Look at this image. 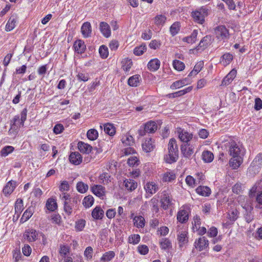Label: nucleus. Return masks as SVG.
<instances>
[{"label":"nucleus","instance_id":"f257e3e1","mask_svg":"<svg viewBox=\"0 0 262 262\" xmlns=\"http://www.w3.org/2000/svg\"><path fill=\"white\" fill-rule=\"evenodd\" d=\"M229 153L231 158L229 164H242L245 153L244 147L234 141L229 142Z\"/></svg>","mask_w":262,"mask_h":262},{"label":"nucleus","instance_id":"f03ea898","mask_svg":"<svg viewBox=\"0 0 262 262\" xmlns=\"http://www.w3.org/2000/svg\"><path fill=\"white\" fill-rule=\"evenodd\" d=\"M168 154L164 157V160L167 164L176 162L178 159V148L176 140L171 138L168 144Z\"/></svg>","mask_w":262,"mask_h":262},{"label":"nucleus","instance_id":"7ed1b4c3","mask_svg":"<svg viewBox=\"0 0 262 262\" xmlns=\"http://www.w3.org/2000/svg\"><path fill=\"white\" fill-rule=\"evenodd\" d=\"M214 33L216 38L220 40L226 41L230 38L229 29L224 25H220L214 29Z\"/></svg>","mask_w":262,"mask_h":262},{"label":"nucleus","instance_id":"20e7f679","mask_svg":"<svg viewBox=\"0 0 262 262\" xmlns=\"http://www.w3.org/2000/svg\"><path fill=\"white\" fill-rule=\"evenodd\" d=\"M208 15V9L205 7H201L198 10L193 11L191 14L194 21L197 23L203 24L205 21V18Z\"/></svg>","mask_w":262,"mask_h":262},{"label":"nucleus","instance_id":"39448f33","mask_svg":"<svg viewBox=\"0 0 262 262\" xmlns=\"http://www.w3.org/2000/svg\"><path fill=\"white\" fill-rule=\"evenodd\" d=\"M124 154L125 156L132 155L127 159V164H138L140 162L139 156L133 148L129 147L125 148Z\"/></svg>","mask_w":262,"mask_h":262},{"label":"nucleus","instance_id":"423d86ee","mask_svg":"<svg viewBox=\"0 0 262 262\" xmlns=\"http://www.w3.org/2000/svg\"><path fill=\"white\" fill-rule=\"evenodd\" d=\"M11 127L9 130L10 135L16 136L18 133V130L21 125L20 124V116L18 115L15 116L11 121Z\"/></svg>","mask_w":262,"mask_h":262},{"label":"nucleus","instance_id":"0eeeda50","mask_svg":"<svg viewBox=\"0 0 262 262\" xmlns=\"http://www.w3.org/2000/svg\"><path fill=\"white\" fill-rule=\"evenodd\" d=\"M189 208L182 206L177 213V220L181 223H186L189 219Z\"/></svg>","mask_w":262,"mask_h":262},{"label":"nucleus","instance_id":"6e6552de","mask_svg":"<svg viewBox=\"0 0 262 262\" xmlns=\"http://www.w3.org/2000/svg\"><path fill=\"white\" fill-rule=\"evenodd\" d=\"M172 201L173 200L171 194L164 191L161 199V207L164 210L167 209L173 204Z\"/></svg>","mask_w":262,"mask_h":262},{"label":"nucleus","instance_id":"1a4fd4ad","mask_svg":"<svg viewBox=\"0 0 262 262\" xmlns=\"http://www.w3.org/2000/svg\"><path fill=\"white\" fill-rule=\"evenodd\" d=\"M208 241L205 236L200 237L196 239L194 242V246L195 248L198 249L200 251L205 250L208 247Z\"/></svg>","mask_w":262,"mask_h":262},{"label":"nucleus","instance_id":"9d476101","mask_svg":"<svg viewBox=\"0 0 262 262\" xmlns=\"http://www.w3.org/2000/svg\"><path fill=\"white\" fill-rule=\"evenodd\" d=\"M177 133L180 140L182 142L186 143V144H188V142L190 141L192 138V134L189 133L186 130L180 128L178 129Z\"/></svg>","mask_w":262,"mask_h":262},{"label":"nucleus","instance_id":"9b49d317","mask_svg":"<svg viewBox=\"0 0 262 262\" xmlns=\"http://www.w3.org/2000/svg\"><path fill=\"white\" fill-rule=\"evenodd\" d=\"M18 20V17L16 14L12 15L9 18L5 30L7 32L12 31L16 27Z\"/></svg>","mask_w":262,"mask_h":262},{"label":"nucleus","instance_id":"f8f14e48","mask_svg":"<svg viewBox=\"0 0 262 262\" xmlns=\"http://www.w3.org/2000/svg\"><path fill=\"white\" fill-rule=\"evenodd\" d=\"M144 189L148 196H151L158 190L159 188L158 185L154 182H149L144 185Z\"/></svg>","mask_w":262,"mask_h":262},{"label":"nucleus","instance_id":"ddd939ff","mask_svg":"<svg viewBox=\"0 0 262 262\" xmlns=\"http://www.w3.org/2000/svg\"><path fill=\"white\" fill-rule=\"evenodd\" d=\"M154 147V140L151 138L146 139L142 144V150L147 153L152 151Z\"/></svg>","mask_w":262,"mask_h":262},{"label":"nucleus","instance_id":"4468645a","mask_svg":"<svg viewBox=\"0 0 262 262\" xmlns=\"http://www.w3.org/2000/svg\"><path fill=\"white\" fill-rule=\"evenodd\" d=\"M236 70L234 69H232L223 79L221 85L224 86L228 85L236 77Z\"/></svg>","mask_w":262,"mask_h":262},{"label":"nucleus","instance_id":"2eb2a0df","mask_svg":"<svg viewBox=\"0 0 262 262\" xmlns=\"http://www.w3.org/2000/svg\"><path fill=\"white\" fill-rule=\"evenodd\" d=\"M37 235L38 233L33 229H30L26 230L24 234V238L29 242L35 241L37 239Z\"/></svg>","mask_w":262,"mask_h":262},{"label":"nucleus","instance_id":"dca6fc26","mask_svg":"<svg viewBox=\"0 0 262 262\" xmlns=\"http://www.w3.org/2000/svg\"><path fill=\"white\" fill-rule=\"evenodd\" d=\"M181 151L184 157L186 159H190L193 153V149L190 146L189 144L182 145Z\"/></svg>","mask_w":262,"mask_h":262},{"label":"nucleus","instance_id":"f3484780","mask_svg":"<svg viewBox=\"0 0 262 262\" xmlns=\"http://www.w3.org/2000/svg\"><path fill=\"white\" fill-rule=\"evenodd\" d=\"M16 187V182L14 181H9L3 189V192L5 196L10 194Z\"/></svg>","mask_w":262,"mask_h":262},{"label":"nucleus","instance_id":"a211bd4d","mask_svg":"<svg viewBox=\"0 0 262 262\" xmlns=\"http://www.w3.org/2000/svg\"><path fill=\"white\" fill-rule=\"evenodd\" d=\"M73 47L74 48L75 51L78 54L83 53L86 49L84 42L81 39H78L75 41L74 43Z\"/></svg>","mask_w":262,"mask_h":262},{"label":"nucleus","instance_id":"6ab92c4d","mask_svg":"<svg viewBox=\"0 0 262 262\" xmlns=\"http://www.w3.org/2000/svg\"><path fill=\"white\" fill-rule=\"evenodd\" d=\"M100 30L103 35L108 38L111 35V29L109 25L105 22H101L100 23Z\"/></svg>","mask_w":262,"mask_h":262},{"label":"nucleus","instance_id":"aec40b11","mask_svg":"<svg viewBox=\"0 0 262 262\" xmlns=\"http://www.w3.org/2000/svg\"><path fill=\"white\" fill-rule=\"evenodd\" d=\"M81 32L84 37L87 38L90 37L92 33L91 24L88 21L84 23L81 26Z\"/></svg>","mask_w":262,"mask_h":262},{"label":"nucleus","instance_id":"412c9836","mask_svg":"<svg viewBox=\"0 0 262 262\" xmlns=\"http://www.w3.org/2000/svg\"><path fill=\"white\" fill-rule=\"evenodd\" d=\"M93 193L96 196L101 197L104 195L105 192V188L100 185H94L91 187Z\"/></svg>","mask_w":262,"mask_h":262},{"label":"nucleus","instance_id":"4be33fe9","mask_svg":"<svg viewBox=\"0 0 262 262\" xmlns=\"http://www.w3.org/2000/svg\"><path fill=\"white\" fill-rule=\"evenodd\" d=\"M160 64V61L158 58H154L148 62L147 68L150 71L155 72L159 69Z\"/></svg>","mask_w":262,"mask_h":262},{"label":"nucleus","instance_id":"5701e85b","mask_svg":"<svg viewBox=\"0 0 262 262\" xmlns=\"http://www.w3.org/2000/svg\"><path fill=\"white\" fill-rule=\"evenodd\" d=\"M187 232L186 231H180L177 235V239L180 247L183 246L188 242Z\"/></svg>","mask_w":262,"mask_h":262},{"label":"nucleus","instance_id":"b1692460","mask_svg":"<svg viewBox=\"0 0 262 262\" xmlns=\"http://www.w3.org/2000/svg\"><path fill=\"white\" fill-rule=\"evenodd\" d=\"M82 158L77 151L72 152L69 156V160L72 164H81Z\"/></svg>","mask_w":262,"mask_h":262},{"label":"nucleus","instance_id":"393cba45","mask_svg":"<svg viewBox=\"0 0 262 262\" xmlns=\"http://www.w3.org/2000/svg\"><path fill=\"white\" fill-rule=\"evenodd\" d=\"M211 41V37L210 36H206L203 37L200 42L199 46L196 47L197 50H203L206 48Z\"/></svg>","mask_w":262,"mask_h":262},{"label":"nucleus","instance_id":"a878e982","mask_svg":"<svg viewBox=\"0 0 262 262\" xmlns=\"http://www.w3.org/2000/svg\"><path fill=\"white\" fill-rule=\"evenodd\" d=\"M144 126L147 133L152 134L155 133L158 129V125L156 122L149 121L144 124Z\"/></svg>","mask_w":262,"mask_h":262},{"label":"nucleus","instance_id":"bb28decb","mask_svg":"<svg viewBox=\"0 0 262 262\" xmlns=\"http://www.w3.org/2000/svg\"><path fill=\"white\" fill-rule=\"evenodd\" d=\"M137 183L132 179H125L124 181V186L125 189L128 191H132L137 187Z\"/></svg>","mask_w":262,"mask_h":262},{"label":"nucleus","instance_id":"cd10ccee","mask_svg":"<svg viewBox=\"0 0 262 262\" xmlns=\"http://www.w3.org/2000/svg\"><path fill=\"white\" fill-rule=\"evenodd\" d=\"M192 90V86H188L184 90H180L173 93L169 94L167 96L170 98L179 97L190 92Z\"/></svg>","mask_w":262,"mask_h":262},{"label":"nucleus","instance_id":"c85d7f7f","mask_svg":"<svg viewBox=\"0 0 262 262\" xmlns=\"http://www.w3.org/2000/svg\"><path fill=\"white\" fill-rule=\"evenodd\" d=\"M78 148L81 152L85 154H89L92 149V147L90 145L82 141L78 142Z\"/></svg>","mask_w":262,"mask_h":262},{"label":"nucleus","instance_id":"c756f323","mask_svg":"<svg viewBox=\"0 0 262 262\" xmlns=\"http://www.w3.org/2000/svg\"><path fill=\"white\" fill-rule=\"evenodd\" d=\"M134 225L138 228H142L145 226V221L144 218L141 216H135L133 219Z\"/></svg>","mask_w":262,"mask_h":262},{"label":"nucleus","instance_id":"7c9ffc66","mask_svg":"<svg viewBox=\"0 0 262 262\" xmlns=\"http://www.w3.org/2000/svg\"><path fill=\"white\" fill-rule=\"evenodd\" d=\"M104 215V211L99 206H96L92 212V216L95 220H101Z\"/></svg>","mask_w":262,"mask_h":262},{"label":"nucleus","instance_id":"2f4dec72","mask_svg":"<svg viewBox=\"0 0 262 262\" xmlns=\"http://www.w3.org/2000/svg\"><path fill=\"white\" fill-rule=\"evenodd\" d=\"M140 80V76L138 74L135 75L129 78L128 79V84L130 86L136 87L139 84Z\"/></svg>","mask_w":262,"mask_h":262},{"label":"nucleus","instance_id":"473e14b6","mask_svg":"<svg viewBox=\"0 0 262 262\" xmlns=\"http://www.w3.org/2000/svg\"><path fill=\"white\" fill-rule=\"evenodd\" d=\"M233 60V56L229 53L224 54L220 59V62L224 66H227L229 64L231 61Z\"/></svg>","mask_w":262,"mask_h":262},{"label":"nucleus","instance_id":"72a5a7b5","mask_svg":"<svg viewBox=\"0 0 262 262\" xmlns=\"http://www.w3.org/2000/svg\"><path fill=\"white\" fill-rule=\"evenodd\" d=\"M204 67V61H200L198 62L194 67L193 69L189 74L188 76H195L198 74Z\"/></svg>","mask_w":262,"mask_h":262},{"label":"nucleus","instance_id":"f704fd0d","mask_svg":"<svg viewBox=\"0 0 262 262\" xmlns=\"http://www.w3.org/2000/svg\"><path fill=\"white\" fill-rule=\"evenodd\" d=\"M202 158L204 162L210 163L214 159V155L212 152L205 150L202 154Z\"/></svg>","mask_w":262,"mask_h":262},{"label":"nucleus","instance_id":"c9c22d12","mask_svg":"<svg viewBox=\"0 0 262 262\" xmlns=\"http://www.w3.org/2000/svg\"><path fill=\"white\" fill-rule=\"evenodd\" d=\"M160 247L164 250H169L172 248L171 242L166 238H162L160 241Z\"/></svg>","mask_w":262,"mask_h":262},{"label":"nucleus","instance_id":"e433bc0d","mask_svg":"<svg viewBox=\"0 0 262 262\" xmlns=\"http://www.w3.org/2000/svg\"><path fill=\"white\" fill-rule=\"evenodd\" d=\"M34 211V208L33 206L29 207L24 212L23 215L20 219L21 221L24 222L28 220L33 215Z\"/></svg>","mask_w":262,"mask_h":262},{"label":"nucleus","instance_id":"4c0bfd02","mask_svg":"<svg viewBox=\"0 0 262 262\" xmlns=\"http://www.w3.org/2000/svg\"><path fill=\"white\" fill-rule=\"evenodd\" d=\"M121 141L125 146H131L134 143L133 137L128 134L122 136Z\"/></svg>","mask_w":262,"mask_h":262},{"label":"nucleus","instance_id":"58836bf2","mask_svg":"<svg viewBox=\"0 0 262 262\" xmlns=\"http://www.w3.org/2000/svg\"><path fill=\"white\" fill-rule=\"evenodd\" d=\"M104 132L105 134L113 136L116 133V129L114 125L111 123H106L104 125Z\"/></svg>","mask_w":262,"mask_h":262},{"label":"nucleus","instance_id":"ea45409f","mask_svg":"<svg viewBox=\"0 0 262 262\" xmlns=\"http://www.w3.org/2000/svg\"><path fill=\"white\" fill-rule=\"evenodd\" d=\"M196 192L203 196H208L211 193L210 189L207 186H199L196 189Z\"/></svg>","mask_w":262,"mask_h":262},{"label":"nucleus","instance_id":"a19ab883","mask_svg":"<svg viewBox=\"0 0 262 262\" xmlns=\"http://www.w3.org/2000/svg\"><path fill=\"white\" fill-rule=\"evenodd\" d=\"M133 64L132 61L129 58H124L122 61V68L125 72H128Z\"/></svg>","mask_w":262,"mask_h":262},{"label":"nucleus","instance_id":"79ce46f5","mask_svg":"<svg viewBox=\"0 0 262 262\" xmlns=\"http://www.w3.org/2000/svg\"><path fill=\"white\" fill-rule=\"evenodd\" d=\"M197 35H198L197 31L193 30V31L191 33V35L183 38V41L186 42L188 43L192 44L196 41Z\"/></svg>","mask_w":262,"mask_h":262},{"label":"nucleus","instance_id":"37998d69","mask_svg":"<svg viewBox=\"0 0 262 262\" xmlns=\"http://www.w3.org/2000/svg\"><path fill=\"white\" fill-rule=\"evenodd\" d=\"M115 256L114 251H110L104 253L101 258V261L103 262H107L111 260Z\"/></svg>","mask_w":262,"mask_h":262},{"label":"nucleus","instance_id":"c03bdc74","mask_svg":"<svg viewBox=\"0 0 262 262\" xmlns=\"http://www.w3.org/2000/svg\"><path fill=\"white\" fill-rule=\"evenodd\" d=\"M94 202L93 197L92 195H89L85 196L82 201V204L85 208H90L91 207Z\"/></svg>","mask_w":262,"mask_h":262},{"label":"nucleus","instance_id":"a18cd8bd","mask_svg":"<svg viewBox=\"0 0 262 262\" xmlns=\"http://www.w3.org/2000/svg\"><path fill=\"white\" fill-rule=\"evenodd\" d=\"M147 50L145 44H142L139 47H136L134 50V53L136 56L142 55Z\"/></svg>","mask_w":262,"mask_h":262},{"label":"nucleus","instance_id":"49530a36","mask_svg":"<svg viewBox=\"0 0 262 262\" xmlns=\"http://www.w3.org/2000/svg\"><path fill=\"white\" fill-rule=\"evenodd\" d=\"M180 30V24L179 22L174 23L170 27V32L172 36L177 35Z\"/></svg>","mask_w":262,"mask_h":262},{"label":"nucleus","instance_id":"de8ad7c7","mask_svg":"<svg viewBox=\"0 0 262 262\" xmlns=\"http://www.w3.org/2000/svg\"><path fill=\"white\" fill-rule=\"evenodd\" d=\"M88 138L92 141L95 140L98 137V132L95 129H90L87 132Z\"/></svg>","mask_w":262,"mask_h":262},{"label":"nucleus","instance_id":"09e8293b","mask_svg":"<svg viewBox=\"0 0 262 262\" xmlns=\"http://www.w3.org/2000/svg\"><path fill=\"white\" fill-rule=\"evenodd\" d=\"M76 77L77 79L80 81L86 82L89 79V74L84 71L78 72Z\"/></svg>","mask_w":262,"mask_h":262},{"label":"nucleus","instance_id":"8fccbe9b","mask_svg":"<svg viewBox=\"0 0 262 262\" xmlns=\"http://www.w3.org/2000/svg\"><path fill=\"white\" fill-rule=\"evenodd\" d=\"M174 69L179 71H183L185 67V64L178 60H174L172 63Z\"/></svg>","mask_w":262,"mask_h":262},{"label":"nucleus","instance_id":"3c124183","mask_svg":"<svg viewBox=\"0 0 262 262\" xmlns=\"http://www.w3.org/2000/svg\"><path fill=\"white\" fill-rule=\"evenodd\" d=\"M23 209V201L21 199H17L15 202V213L19 215Z\"/></svg>","mask_w":262,"mask_h":262},{"label":"nucleus","instance_id":"603ef678","mask_svg":"<svg viewBox=\"0 0 262 262\" xmlns=\"http://www.w3.org/2000/svg\"><path fill=\"white\" fill-rule=\"evenodd\" d=\"M76 188L78 192L83 193L88 190L89 186L82 182H79L77 184Z\"/></svg>","mask_w":262,"mask_h":262},{"label":"nucleus","instance_id":"864d4df0","mask_svg":"<svg viewBox=\"0 0 262 262\" xmlns=\"http://www.w3.org/2000/svg\"><path fill=\"white\" fill-rule=\"evenodd\" d=\"M46 206L48 210L54 211L57 208V205L55 200L49 199L47 202Z\"/></svg>","mask_w":262,"mask_h":262},{"label":"nucleus","instance_id":"5fc2aeb1","mask_svg":"<svg viewBox=\"0 0 262 262\" xmlns=\"http://www.w3.org/2000/svg\"><path fill=\"white\" fill-rule=\"evenodd\" d=\"M140 241V236L139 234H132L128 238V242L133 245H136Z\"/></svg>","mask_w":262,"mask_h":262},{"label":"nucleus","instance_id":"6e6d98bb","mask_svg":"<svg viewBox=\"0 0 262 262\" xmlns=\"http://www.w3.org/2000/svg\"><path fill=\"white\" fill-rule=\"evenodd\" d=\"M252 208L250 206L246 209V212L244 214L245 219L247 223L251 222L253 220V215L252 214L251 210Z\"/></svg>","mask_w":262,"mask_h":262},{"label":"nucleus","instance_id":"4d7b16f0","mask_svg":"<svg viewBox=\"0 0 262 262\" xmlns=\"http://www.w3.org/2000/svg\"><path fill=\"white\" fill-rule=\"evenodd\" d=\"M99 52L100 56L103 58L105 59L108 57V48L104 45H102L100 47L99 49Z\"/></svg>","mask_w":262,"mask_h":262},{"label":"nucleus","instance_id":"13d9d810","mask_svg":"<svg viewBox=\"0 0 262 262\" xmlns=\"http://www.w3.org/2000/svg\"><path fill=\"white\" fill-rule=\"evenodd\" d=\"M176 179V174L173 172H167L165 173L163 177V181L164 182H171Z\"/></svg>","mask_w":262,"mask_h":262},{"label":"nucleus","instance_id":"bf43d9fd","mask_svg":"<svg viewBox=\"0 0 262 262\" xmlns=\"http://www.w3.org/2000/svg\"><path fill=\"white\" fill-rule=\"evenodd\" d=\"M14 149V148L12 146H6L3 148L1 151L2 156L6 157L9 154L11 153Z\"/></svg>","mask_w":262,"mask_h":262},{"label":"nucleus","instance_id":"052dcab7","mask_svg":"<svg viewBox=\"0 0 262 262\" xmlns=\"http://www.w3.org/2000/svg\"><path fill=\"white\" fill-rule=\"evenodd\" d=\"M85 226V221L83 219L79 220L76 222L75 229L77 231H82Z\"/></svg>","mask_w":262,"mask_h":262},{"label":"nucleus","instance_id":"680f3d73","mask_svg":"<svg viewBox=\"0 0 262 262\" xmlns=\"http://www.w3.org/2000/svg\"><path fill=\"white\" fill-rule=\"evenodd\" d=\"M110 178V175L107 172H104L99 176V180L104 184H107L111 182Z\"/></svg>","mask_w":262,"mask_h":262},{"label":"nucleus","instance_id":"e2e57ef3","mask_svg":"<svg viewBox=\"0 0 262 262\" xmlns=\"http://www.w3.org/2000/svg\"><path fill=\"white\" fill-rule=\"evenodd\" d=\"M166 19L164 15H157L155 18V23L157 25H163L165 23Z\"/></svg>","mask_w":262,"mask_h":262},{"label":"nucleus","instance_id":"0e129e2a","mask_svg":"<svg viewBox=\"0 0 262 262\" xmlns=\"http://www.w3.org/2000/svg\"><path fill=\"white\" fill-rule=\"evenodd\" d=\"M93 248L90 246L88 247L84 251V255L88 260L91 259L93 256Z\"/></svg>","mask_w":262,"mask_h":262},{"label":"nucleus","instance_id":"69168bd1","mask_svg":"<svg viewBox=\"0 0 262 262\" xmlns=\"http://www.w3.org/2000/svg\"><path fill=\"white\" fill-rule=\"evenodd\" d=\"M27 110L26 108H25L22 110L20 113V124L21 125V126L24 125L25 121L27 119Z\"/></svg>","mask_w":262,"mask_h":262},{"label":"nucleus","instance_id":"338daca9","mask_svg":"<svg viewBox=\"0 0 262 262\" xmlns=\"http://www.w3.org/2000/svg\"><path fill=\"white\" fill-rule=\"evenodd\" d=\"M64 210L66 212V213L68 215H70L72 213V203H70V202L66 203L64 202Z\"/></svg>","mask_w":262,"mask_h":262},{"label":"nucleus","instance_id":"774afa93","mask_svg":"<svg viewBox=\"0 0 262 262\" xmlns=\"http://www.w3.org/2000/svg\"><path fill=\"white\" fill-rule=\"evenodd\" d=\"M237 214L238 211L236 209L232 210L230 211L228 213L229 219L232 221H234L237 219L238 217Z\"/></svg>","mask_w":262,"mask_h":262}]
</instances>
